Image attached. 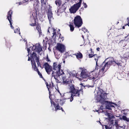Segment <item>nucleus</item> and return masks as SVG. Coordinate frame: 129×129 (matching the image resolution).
<instances>
[{
	"mask_svg": "<svg viewBox=\"0 0 129 129\" xmlns=\"http://www.w3.org/2000/svg\"><path fill=\"white\" fill-rule=\"evenodd\" d=\"M102 91L101 92L100 97V99L99 101V102L102 104H105L106 105V108L107 109H110V107H114V106L112 104H113L112 102H109L108 101H105L107 97V94L105 92L103 91V90L102 89Z\"/></svg>",
	"mask_w": 129,
	"mask_h": 129,
	"instance_id": "1",
	"label": "nucleus"
},
{
	"mask_svg": "<svg viewBox=\"0 0 129 129\" xmlns=\"http://www.w3.org/2000/svg\"><path fill=\"white\" fill-rule=\"evenodd\" d=\"M82 0H79V2L74 4L71 7L70 11L71 13H74L76 12L81 7Z\"/></svg>",
	"mask_w": 129,
	"mask_h": 129,
	"instance_id": "2",
	"label": "nucleus"
},
{
	"mask_svg": "<svg viewBox=\"0 0 129 129\" xmlns=\"http://www.w3.org/2000/svg\"><path fill=\"white\" fill-rule=\"evenodd\" d=\"M74 24L75 27L79 28L83 24L82 19L80 16L77 15L74 19Z\"/></svg>",
	"mask_w": 129,
	"mask_h": 129,
	"instance_id": "3",
	"label": "nucleus"
},
{
	"mask_svg": "<svg viewBox=\"0 0 129 129\" xmlns=\"http://www.w3.org/2000/svg\"><path fill=\"white\" fill-rule=\"evenodd\" d=\"M43 66L44 67L47 73L49 75L50 74V72L52 71V67L50 66L47 62H45Z\"/></svg>",
	"mask_w": 129,
	"mask_h": 129,
	"instance_id": "4",
	"label": "nucleus"
},
{
	"mask_svg": "<svg viewBox=\"0 0 129 129\" xmlns=\"http://www.w3.org/2000/svg\"><path fill=\"white\" fill-rule=\"evenodd\" d=\"M56 49L61 53L64 51L65 49L64 45L62 44L58 43L56 48Z\"/></svg>",
	"mask_w": 129,
	"mask_h": 129,
	"instance_id": "5",
	"label": "nucleus"
},
{
	"mask_svg": "<svg viewBox=\"0 0 129 129\" xmlns=\"http://www.w3.org/2000/svg\"><path fill=\"white\" fill-rule=\"evenodd\" d=\"M109 61L106 62H103L102 65H103L106 68V70H107L109 67L110 66L112 65V58H109Z\"/></svg>",
	"mask_w": 129,
	"mask_h": 129,
	"instance_id": "6",
	"label": "nucleus"
},
{
	"mask_svg": "<svg viewBox=\"0 0 129 129\" xmlns=\"http://www.w3.org/2000/svg\"><path fill=\"white\" fill-rule=\"evenodd\" d=\"M47 14L49 21L50 22L51 20L52 19H53V14L52 12L51 9H50V7L49 9H48Z\"/></svg>",
	"mask_w": 129,
	"mask_h": 129,
	"instance_id": "7",
	"label": "nucleus"
},
{
	"mask_svg": "<svg viewBox=\"0 0 129 129\" xmlns=\"http://www.w3.org/2000/svg\"><path fill=\"white\" fill-rule=\"evenodd\" d=\"M112 66H115L117 65L118 67L119 66L122 67V66L123 62L120 60H117L116 61L114 60L113 58H112Z\"/></svg>",
	"mask_w": 129,
	"mask_h": 129,
	"instance_id": "8",
	"label": "nucleus"
},
{
	"mask_svg": "<svg viewBox=\"0 0 129 129\" xmlns=\"http://www.w3.org/2000/svg\"><path fill=\"white\" fill-rule=\"evenodd\" d=\"M89 57L90 58H91L93 56L94 57V59L95 60L96 62V67L97 66H98V61L99 58H100V56H98V55L97 54H90L88 55Z\"/></svg>",
	"mask_w": 129,
	"mask_h": 129,
	"instance_id": "9",
	"label": "nucleus"
},
{
	"mask_svg": "<svg viewBox=\"0 0 129 129\" xmlns=\"http://www.w3.org/2000/svg\"><path fill=\"white\" fill-rule=\"evenodd\" d=\"M65 98L67 99H70V101L72 102L73 100V98L72 93H67L64 95Z\"/></svg>",
	"mask_w": 129,
	"mask_h": 129,
	"instance_id": "10",
	"label": "nucleus"
},
{
	"mask_svg": "<svg viewBox=\"0 0 129 129\" xmlns=\"http://www.w3.org/2000/svg\"><path fill=\"white\" fill-rule=\"evenodd\" d=\"M44 81H45V84L46 85V86L47 88H48V91L49 92H51V89L53 88V83L52 82V84H51L50 83L49 84L48 82H47L45 79H44Z\"/></svg>",
	"mask_w": 129,
	"mask_h": 129,
	"instance_id": "11",
	"label": "nucleus"
},
{
	"mask_svg": "<svg viewBox=\"0 0 129 129\" xmlns=\"http://www.w3.org/2000/svg\"><path fill=\"white\" fill-rule=\"evenodd\" d=\"M31 62L32 65V69L35 71H37L39 70V69L37 67L36 63L35 61L31 60Z\"/></svg>",
	"mask_w": 129,
	"mask_h": 129,
	"instance_id": "12",
	"label": "nucleus"
},
{
	"mask_svg": "<svg viewBox=\"0 0 129 129\" xmlns=\"http://www.w3.org/2000/svg\"><path fill=\"white\" fill-rule=\"evenodd\" d=\"M87 77L88 75L84 71H82L80 74V80H81L83 78H86Z\"/></svg>",
	"mask_w": 129,
	"mask_h": 129,
	"instance_id": "13",
	"label": "nucleus"
},
{
	"mask_svg": "<svg viewBox=\"0 0 129 129\" xmlns=\"http://www.w3.org/2000/svg\"><path fill=\"white\" fill-rule=\"evenodd\" d=\"M53 69L55 70H59L61 67V65L60 64L57 65V63L54 62L53 63Z\"/></svg>",
	"mask_w": 129,
	"mask_h": 129,
	"instance_id": "14",
	"label": "nucleus"
},
{
	"mask_svg": "<svg viewBox=\"0 0 129 129\" xmlns=\"http://www.w3.org/2000/svg\"><path fill=\"white\" fill-rule=\"evenodd\" d=\"M81 91V90H78L77 89H75L71 93L73 94V96H79L80 95V92Z\"/></svg>",
	"mask_w": 129,
	"mask_h": 129,
	"instance_id": "15",
	"label": "nucleus"
},
{
	"mask_svg": "<svg viewBox=\"0 0 129 129\" xmlns=\"http://www.w3.org/2000/svg\"><path fill=\"white\" fill-rule=\"evenodd\" d=\"M35 49H36V51L39 53L42 50V47L40 44H39L37 46L36 45L35 46Z\"/></svg>",
	"mask_w": 129,
	"mask_h": 129,
	"instance_id": "16",
	"label": "nucleus"
},
{
	"mask_svg": "<svg viewBox=\"0 0 129 129\" xmlns=\"http://www.w3.org/2000/svg\"><path fill=\"white\" fill-rule=\"evenodd\" d=\"M13 11L11 10H10L8 13L7 19L9 21L11 20L12 14Z\"/></svg>",
	"mask_w": 129,
	"mask_h": 129,
	"instance_id": "17",
	"label": "nucleus"
},
{
	"mask_svg": "<svg viewBox=\"0 0 129 129\" xmlns=\"http://www.w3.org/2000/svg\"><path fill=\"white\" fill-rule=\"evenodd\" d=\"M95 75H93V81H96V80H99L100 77L99 76V74L98 73L95 71Z\"/></svg>",
	"mask_w": 129,
	"mask_h": 129,
	"instance_id": "18",
	"label": "nucleus"
},
{
	"mask_svg": "<svg viewBox=\"0 0 129 129\" xmlns=\"http://www.w3.org/2000/svg\"><path fill=\"white\" fill-rule=\"evenodd\" d=\"M31 59H33L32 61H34V59L36 60L38 59H39V57H37L36 54L34 52H33L31 56Z\"/></svg>",
	"mask_w": 129,
	"mask_h": 129,
	"instance_id": "19",
	"label": "nucleus"
},
{
	"mask_svg": "<svg viewBox=\"0 0 129 129\" xmlns=\"http://www.w3.org/2000/svg\"><path fill=\"white\" fill-rule=\"evenodd\" d=\"M32 15L33 16V19H37V11L36 10L32 12Z\"/></svg>",
	"mask_w": 129,
	"mask_h": 129,
	"instance_id": "20",
	"label": "nucleus"
},
{
	"mask_svg": "<svg viewBox=\"0 0 129 129\" xmlns=\"http://www.w3.org/2000/svg\"><path fill=\"white\" fill-rule=\"evenodd\" d=\"M95 71H93L89 73L87 77H88L89 79H93V75H95Z\"/></svg>",
	"mask_w": 129,
	"mask_h": 129,
	"instance_id": "21",
	"label": "nucleus"
},
{
	"mask_svg": "<svg viewBox=\"0 0 129 129\" xmlns=\"http://www.w3.org/2000/svg\"><path fill=\"white\" fill-rule=\"evenodd\" d=\"M56 75H58V76H59L61 75H62L64 74V73L63 70H60V69L59 70H58L56 72Z\"/></svg>",
	"mask_w": 129,
	"mask_h": 129,
	"instance_id": "22",
	"label": "nucleus"
},
{
	"mask_svg": "<svg viewBox=\"0 0 129 129\" xmlns=\"http://www.w3.org/2000/svg\"><path fill=\"white\" fill-rule=\"evenodd\" d=\"M73 55H75L76 56L77 58L79 59V58H82L83 55L80 52L79 53H77L75 54H73Z\"/></svg>",
	"mask_w": 129,
	"mask_h": 129,
	"instance_id": "23",
	"label": "nucleus"
},
{
	"mask_svg": "<svg viewBox=\"0 0 129 129\" xmlns=\"http://www.w3.org/2000/svg\"><path fill=\"white\" fill-rule=\"evenodd\" d=\"M34 6L36 8L39 7V4L38 0H35L34 1Z\"/></svg>",
	"mask_w": 129,
	"mask_h": 129,
	"instance_id": "24",
	"label": "nucleus"
},
{
	"mask_svg": "<svg viewBox=\"0 0 129 129\" xmlns=\"http://www.w3.org/2000/svg\"><path fill=\"white\" fill-rule=\"evenodd\" d=\"M54 107L55 108V110L57 111L58 110H60V106L58 104H55L54 106Z\"/></svg>",
	"mask_w": 129,
	"mask_h": 129,
	"instance_id": "25",
	"label": "nucleus"
},
{
	"mask_svg": "<svg viewBox=\"0 0 129 129\" xmlns=\"http://www.w3.org/2000/svg\"><path fill=\"white\" fill-rule=\"evenodd\" d=\"M39 59H38L37 60H36V62L37 63L38 67H40L42 69L43 68V67H42L41 64V63L39 62Z\"/></svg>",
	"mask_w": 129,
	"mask_h": 129,
	"instance_id": "26",
	"label": "nucleus"
},
{
	"mask_svg": "<svg viewBox=\"0 0 129 129\" xmlns=\"http://www.w3.org/2000/svg\"><path fill=\"white\" fill-rule=\"evenodd\" d=\"M120 119H122L124 120L129 122V118H127L125 116H123L122 118L120 117Z\"/></svg>",
	"mask_w": 129,
	"mask_h": 129,
	"instance_id": "27",
	"label": "nucleus"
},
{
	"mask_svg": "<svg viewBox=\"0 0 129 129\" xmlns=\"http://www.w3.org/2000/svg\"><path fill=\"white\" fill-rule=\"evenodd\" d=\"M55 3L57 6L58 5V6H60L61 4L60 0H56L55 2Z\"/></svg>",
	"mask_w": 129,
	"mask_h": 129,
	"instance_id": "28",
	"label": "nucleus"
},
{
	"mask_svg": "<svg viewBox=\"0 0 129 129\" xmlns=\"http://www.w3.org/2000/svg\"><path fill=\"white\" fill-rule=\"evenodd\" d=\"M56 73H55L53 71L52 74V77H54V78L55 79H56L57 78V77H58V75H56Z\"/></svg>",
	"mask_w": 129,
	"mask_h": 129,
	"instance_id": "29",
	"label": "nucleus"
},
{
	"mask_svg": "<svg viewBox=\"0 0 129 129\" xmlns=\"http://www.w3.org/2000/svg\"><path fill=\"white\" fill-rule=\"evenodd\" d=\"M69 26L70 28V31H73L74 30V27L73 23H72V24H69Z\"/></svg>",
	"mask_w": 129,
	"mask_h": 129,
	"instance_id": "30",
	"label": "nucleus"
},
{
	"mask_svg": "<svg viewBox=\"0 0 129 129\" xmlns=\"http://www.w3.org/2000/svg\"><path fill=\"white\" fill-rule=\"evenodd\" d=\"M105 128L106 129H114L112 126H108L107 125H104Z\"/></svg>",
	"mask_w": 129,
	"mask_h": 129,
	"instance_id": "31",
	"label": "nucleus"
},
{
	"mask_svg": "<svg viewBox=\"0 0 129 129\" xmlns=\"http://www.w3.org/2000/svg\"><path fill=\"white\" fill-rule=\"evenodd\" d=\"M70 89L71 91V92L72 93L76 89L74 87L73 85H72L70 86Z\"/></svg>",
	"mask_w": 129,
	"mask_h": 129,
	"instance_id": "32",
	"label": "nucleus"
},
{
	"mask_svg": "<svg viewBox=\"0 0 129 129\" xmlns=\"http://www.w3.org/2000/svg\"><path fill=\"white\" fill-rule=\"evenodd\" d=\"M34 21V23L30 24L29 25L32 26H34L37 25L36 22V19H33Z\"/></svg>",
	"mask_w": 129,
	"mask_h": 129,
	"instance_id": "33",
	"label": "nucleus"
},
{
	"mask_svg": "<svg viewBox=\"0 0 129 129\" xmlns=\"http://www.w3.org/2000/svg\"><path fill=\"white\" fill-rule=\"evenodd\" d=\"M37 72L38 75L40 76V77L43 79L44 80V79H44L43 77L42 76V74L39 72V70L37 71Z\"/></svg>",
	"mask_w": 129,
	"mask_h": 129,
	"instance_id": "34",
	"label": "nucleus"
},
{
	"mask_svg": "<svg viewBox=\"0 0 129 129\" xmlns=\"http://www.w3.org/2000/svg\"><path fill=\"white\" fill-rule=\"evenodd\" d=\"M127 44L125 43V41H123L121 44V46L122 47H124Z\"/></svg>",
	"mask_w": 129,
	"mask_h": 129,
	"instance_id": "35",
	"label": "nucleus"
},
{
	"mask_svg": "<svg viewBox=\"0 0 129 129\" xmlns=\"http://www.w3.org/2000/svg\"><path fill=\"white\" fill-rule=\"evenodd\" d=\"M63 83L64 84H65L67 85L69 83V81H68L67 79L66 80H64V79L63 78Z\"/></svg>",
	"mask_w": 129,
	"mask_h": 129,
	"instance_id": "36",
	"label": "nucleus"
},
{
	"mask_svg": "<svg viewBox=\"0 0 129 129\" xmlns=\"http://www.w3.org/2000/svg\"><path fill=\"white\" fill-rule=\"evenodd\" d=\"M49 97L50 100V101L52 100H53V99H52V94H51V92H49Z\"/></svg>",
	"mask_w": 129,
	"mask_h": 129,
	"instance_id": "37",
	"label": "nucleus"
},
{
	"mask_svg": "<svg viewBox=\"0 0 129 129\" xmlns=\"http://www.w3.org/2000/svg\"><path fill=\"white\" fill-rule=\"evenodd\" d=\"M75 77L80 79V78H79V77H80V76L79 74L77 73L75 74Z\"/></svg>",
	"mask_w": 129,
	"mask_h": 129,
	"instance_id": "38",
	"label": "nucleus"
},
{
	"mask_svg": "<svg viewBox=\"0 0 129 129\" xmlns=\"http://www.w3.org/2000/svg\"><path fill=\"white\" fill-rule=\"evenodd\" d=\"M82 30L83 31L84 33L86 32L87 31V29H86L85 27H83L82 29Z\"/></svg>",
	"mask_w": 129,
	"mask_h": 129,
	"instance_id": "39",
	"label": "nucleus"
},
{
	"mask_svg": "<svg viewBox=\"0 0 129 129\" xmlns=\"http://www.w3.org/2000/svg\"><path fill=\"white\" fill-rule=\"evenodd\" d=\"M61 35L60 33L59 34V39H61V40H60V42H61V40L62 41L63 40V37H61Z\"/></svg>",
	"mask_w": 129,
	"mask_h": 129,
	"instance_id": "40",
	"label": "nucleus"
},
{
	"mask_svg": "<svg viewBox=\"0 0 129 129\" xmlns=\"http://www.w3.org/2000/svg\"><path fill=\"white\" fill-rule=\"evenodd\" d=\"M60 9H61L62 10H65L66 9V8H65L64 6L63 5V4L61 8H60Z\"/></svg>",
	"mask_w": 129,
	"mask_h": 129,
	"instance_id": "41",
	"label": "nucleus"
},
{
	"mask_svg": "<svg viewBox=\"0 0 129 129\" xmlns=\"http://www.w3.org/2000/svg\"><path fill=\"white\" fill-rule=\"evenodd\" d=\"M104 72L103 71H102L101 69H100L99 70V73H98L99 74V75L100 74H102L103 75L104 74Z\"/></svg>",
	"mask_w": 129,
	"mask_h": 129,
	"instance_id": "42",
	"label": "nucleus"
},
{
	"mask_svg": "<svg viewBox=\"0 0 129 129\" xmlns=\"http://www.w3.org/2000/svg\"><path fill=\"white\" fill-rule=\"evenodd\" d=\"M9 21L10 22V26H11V28L13 29L14 28V27H13V26H12V22L11 21V20Z\"/></svg>",
	"mask_w": 129,
	"mask_h": 129,
	"instance_id": "43",
	"label": "nucleus"
},
{
	"mask_svg": "<svg viewBox=\"0 0 129 129\" xmlns=\"http://www.w3.org/2000/svg\"><path fill=\"white\" fill-rule=\"evenodd\" d=\"M56 30L55 29H54L53 31V33L52 34H53V36L55 35H56Z\"/></svg>",
	"mask_w": 129,
	"mask_h": 129,
	"instance_id": "44",
	"label": "nucleus"
},
{
	"mask_svg": "<svg viewBox=\"0 0 129 129\" xmlns=\"http://www.w3.org/2000/svg\"><path fill=\"white\" fill-rule=\"evenodd\" d=\"M19 29L18 28H17L15 30H14V33H18L19 32Z\"/></svg>",
	"mask_w": 129,
	"mask_h": 129,
	"instance_id": "45",
	"label": "nucleus"
},
{
	"mask_svg": "<svg viewBox=\"0 0 129 129\" xmlns=\"http://www.w3.org/2000/svg\"><path fill=\"white\" fill-rule=\"evenodd\" d=\"M46 57V61L47 62H50V60L48 58V56L47 55V57Z\"/></svg>",
	"mask_w": 129,
	"mask_h": 129,
	"instance_id": "46",
	"label": "nucleus"
},
{
	"mask_svg": "<svg viewBox=\"0 0 129 129\" xmlns=\"http://www.w3.org/2000/svg\"><path fill=\"white\" fill-rule=\"evenodd\" d=\"M104 108H103V106H101L100 108H99V109H100V111H103V109Z\"/></svg>",
	"mask_w": 129,
	"mask_h": 129,
	"instance_id": "47",
	"label": "nucleus"
},
{
	"mask_svg": "<svg viewBox=\"0 0 129 129\" xmlns=\"http://www.w3.org/2000/svg\"><path fill=\"white\" fill-rule=\"evenodd\" d=\"M52 101L53 100L50 101L51 103V105L53 104L54 105V106L56 104L53 101Z\"/></svg>",
	"mask_w": 129,
	"mask_h": 129,
	"instance_id": "48",
	"label": "nucleus"
},
{
	"mask_svg": "<svg viewBox=\"0 0 129 129\" xmlns=\"http://www.w3.org/2000/svg\"><path fill=\"white\" fill-rule=\"evenodd\" d=\"M64 102L63 101L60 100V104L61 105H62L64 103Z\"/></svg>",
	"mask_w": 129,
	"mask_h": 129,
	"instance_id": "49",
	"label": "nucleus"
},
{
	"mask_svg": "<svg viewBox=\"0 0 129 129\" xmlns=\"http://www.w3.org/2000/svg\"><path fill=\"white\" fill-rule=\"evenodd\" d=\"M41 1L42 5L43 4H44L45 5L46 4V3H45L44 0H41Z\"/></svg>",
	"mask_w": 129,
	"mask_h": 129,
	"instance_id": "50",
	"label": "nucleus"
},
{
	"mask_svg": "<svg viewBox=\"0 0 129 129\" xmlns=\"http://www.w3.org/2000/svg\"><path fill=\"white\" fill-rule=\"evenodd\" d=\"M95 111L98 112L99 113H100L103 112V111H100V109H98L97 110L96 109Z\"/></svg>",
	"mask_w": 129,
	"mask_h": 129,
	"instance_id": "51",
	"label": "nucleus"
},
{
	"mask_svg": "<svg viewBox=\"0 0 129 129\" xmlns=\"http://www.w3.org/2000/svg\"><path fill=\"white\" fill-rule=\"evenodd\" d=\"M75 74L74 73H71L70 74V76L72 77H75Z\"/></svg>",
	"mask_w": 129,
	"mask_h": 129,
	"instance_id": "52",
	"label": "nucleus"
},
{
	"mask_svg": "<svg viewBox=\"0 0 129 129\" xmlns=\"http://www.w3.org/2000/svg\"><path fill=\"white\" fill-rule=\"evenodd\" d=\"M36 28L37 29L38 31L40 30H41L40 26L39 27L38 25L37 27Z\"/></svg>",
	"mask_w": 129,
	"mask_h": 129,
	"instance_id": "53",
	"label": "nucleus"
},
{
	"mask_svg": "<svg viewBox=\"0 0 129 129\" xmlns=\"http://www.w3.org/2000/svg\"><path fill=\"white\" fill-rule=\"evenodd\" d=\"M83 6H84V7L86 8L87 7V5L86 3H85L83 2Z\"/></svg>",
	"mask_w": 129,
	"mask_h": 129,
	"instance_id": "54",
	"label": "nucleus"
},
{
	"mask_svg": "<svg viewBox=\"0 0 129 129\" xmlns=\"http://www.w3.org/2000/svg\"><path fill=\"white\" fill-rule=\"evenodd\" d=\"M68 55V53L67 52H66L65 53V56L64 57V58H66L67 57V55Z\"/></svg>",
	"mask_w": 129,
	"mask_h": 129,
	"instance_id": "55",
	"label": "nucleus"
},
{
	"mask_svg": "<svg viewBox=\"0 0 129 129\" xmlns=\"http://www.w3.org/2000/svg\"><path fill=\"white\" fill-rule=\"evenodd\" d=\"M125 39H124V40H125L126 38H127V39L128 40L129 39V35H127L126 36H125L124 37Z\"/></svg>",
	"mask_w": 129,
	"mask_h": 129,
	"instance_id": "56",
	"label": "nucleus"
},
{
	"mask_svg": "<svg viewBox=\"0 0 129 129\" xmlns=\"http://www.w3.org/2000/svg\"><path fill=\"white\" fill-rule=\"evenodd\" d=\"M105 67L103 66L102 68L101 69V70L102 71H103L104 72V70L105 69Z\"/></svg>",
	"mask_w": 129,
	"mask_h": 129,
	"instance_id": "57",
	"label": "nucleus"
},
{
	"mask_svg": "<svg viewBox=\"0 0 129 129\" xmlns=\"http://www.w3.org/2000/svg\"><path fill=\"white\" fill-rule=\"evenodd\" d=\"M38 32L39 33V35L40 36L41 35H42V32L41 30H40Z\"/></svg>",
	"mask_w": 129,
	"mask_h": 129,
	"instance_id": "58",
	"label": "nucleus"
},
{
	"mask_svg": "<svg viewBox=\"0 0 129 129\" xmlns=\"http://www.w3.org/2000/svg\"><path fill=\"white\" fill-rule=\"evenodd\" d=\"M127 22H128V23L127 24L129 26V18H127Z\"/></svg>",
	"mask_w": 129,
	"mask_h": 129,
	"instance_id": "59",
	"label": "nucleus"
},
{
	"mask_svg": "<svg viewBox=\"0 0 129 129\" xmlns=\"http://www.w3.org/2000/svg\"><path fill=\"white\" fill-rule=\"evenodd\" d=\"M28 1V0H24L23 1V3H25L26 2H27Z\"/></svg>",
	"mask_w": 129,
	"mask_h": 129,
	"instance_id": "60",
	"label": "nucleus"
},
{
	"mask_svg": "<svg viewBox=\"0 0 129 129\" xmlns=\"http://www.w3.org/2000/svg\"><path fill=\"white\" fill-rule=\"evenodd\" d=\"M31 58H30L29 57H28V61H30V60H31Z\"/></svg>",
	"mask_w": 129,
	"mask_h": 129,
	"instance_id": "61",
	"label": "nucleus"
},
{
	"mask_svg": "<svg viewBox=\"0 0 129 129\" xmlns=\"http://www.w3.org/2000/svg\"><path fill=\"white\" fill-rule=\"evenodd\" d=\"M100 48L99 47H98V48H96V50H97V51H100Z\"/></svg>",
	"mask_w": 129,
	"mask_h": 129,
	"instance_id": "62",
	"label": "nucleus"
},
{
	"mask_svg": "<svg viewBox=\"0 0 129 129\" xmlns=\"http://www.w3.org/2000/svg\"><path fill=\"white\" fill-rule=\"evenodd\" d=\"M108 116L110 118H111L110 115V113H108Z\"/></svg>",
	"mask_w": 129,
	"mask_h": 129,
	"instance_id": "63",
	"label": "nucleus"
},
{
	"mask_svg": "<svg viewBox=\"0 0 129 129\" xmlns=\"http://www.w3.org/2000/svg\"><path fill=\"white\" fill-rule=\"evenodd\" d=\"M27 50L28 51V52H29L30 51V49L29 48H27Z\"/></svg>",
	"mask_w": 129,
	"mask_h": 129,
	"instance_id": "64",
	"label": "nucleus"
}]
</instances>
